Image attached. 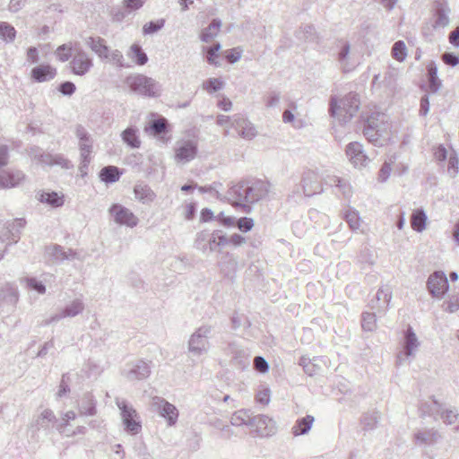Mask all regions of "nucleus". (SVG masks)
Returning <instances> with one entry per match:
<instances>
[{"instance_id":"1","label":"nucleus","mask_w":459,"mask_h":459,"mask_svg":"<svg viewBox=\"0 0 459 459\" xmlns=\"http://www.w3.org/2000/svg\"><path fill=\"white\" fill-rule=\"evenodd\" d=\"M359 105V95L350 92L340 100L337 97H332L329 111L331 116L341 123H347L357 114Z\"/></svg>"},{"instance_id":"2","label":"nucleus","mask_w":459,"mask_h":459,"mask_svg":"<svg viewBox=\"0 0 459 459\" xmlns=\"http://www.w3.org/2000/svg\"><path fill=\"white\" fill-rule=\"evenodd\" d=\"M390 126L385 114L377 113L368 119L364 129V135L373 144L382 146L389 139Z\"/></svg>"},{"instance_id":"3","label":"nucleus","mask_w":459,"mask_h":459,"mask_svg":"<svg viewBox=\"0 0 459 459\" xmlns=\"http://www.w3.org/2000/svg\"><path fill=\"white\" fill-rule=\"evenodd\" d=\"M126 84L132 91L149 98H156L161 94L160 82L142 74L128 75L126 78Z\"/></svg>"},{"instance_id":"4","label":"nucleus","mask_w":459,"mask_h":459,"mask_svg":"<svg viewBox=\"0 0 459 459\" xmlns=\"http://www.w3.org/2000/svg\"><path fill=\"white\" fill-rule=\"evenodd\" d=\"M212 327L210 325H203L198 327L189 337L187 350L195 357H200L209 352L211 343L209 338Z\"/></svg>"},{"instance_id":"5","label":"nucleus","mask_w":459,"mask_h":459,"mask_svg":"<svg viewBox=\"0 0 459 459\" xmlns=\"http://www.w3.org/2000/svg\"><path fill=\"white\" fill-rule=\"evenodd\" d=\"M116 404L121 411L120 414L125 429L132 435L138 434L142 430V424L135 409L128 404L126 401L119 398L116 399Z\"/></svg>"},{"instance_id":"6","label":"nucleus","mask_w":459,"mask_h":459,"mask_svg":"<svg viewBox=\"0 0 459 459\" xmlns=\"http://www.w3.org/2000/svg\"><path fill=\"white\" fill-rule=\"evenodd\" d=\"M420 346V342L412 328L409 326L404 334L403 350L397 354L396 364L398 366L409 364L415 357Z\"/></svg>"},{"instance_id":"7","label":"nucleus","mask_w":459,"mask_h":459,"mask_svg":"<svg viewBox=\"0 0 459 459\" xmlns=\"http://www.w3.org/2000/svg\"><path fill=\"white\" fill-rule=\"evenodd\" d=\"M336 60L340 69L343 73L353 71L359 64L356 52L351 48L348 41H341L338 45Z\"/></svg>"},{"instance_id":"8","label":"nucleus","mask_w":459,"mask_h":459,"mask_svg":"<svg viewBox=\"0 0 459 459\" xmlns=\"http://www.w3.org/2000/svg\"><path fill=\"white\" fill-rule=\"evenodd\" d=\"M108 214L112 221L120 226L134 228L139 222L137 216L130 209L120 204H113L108 208Z\"/></svg>"},{"instance_id":"9","label":"nucleus","mask_w":459,"mask_h":459,"mask_svg":"<svg viewBox=\"0 0 459 459\" xmlns=\"http://www.w3.org/2000/svg\"><path fill=\"white\" fill-rule=\"evenodd\" d=\"M30 156L33 160L41 166L51 167L56 165L63 169H69L72 167L70 161L66 160L63 155H52L50 153H46L38 147H33L30 149Z\"/></svg>"},{"instance_id":"10","label":"nucleus","mask_w":459,"mask_h":459,"mask_svg":"<svg viewBox=\"0 0 459 459\" xmlns=\"http://www.w3.org/2000/svg\"><path fill=\"white\" fill-rule=\"evenodd\" d=\"M151 405L160 417L167 420L169 426L172 427L176 425L179 413L175 405L159 396L152 398Z\"/></svg>"},{"instance_id":"11","label":"nucleus","mask_w":459,"mask_h":459,"mask_svg":"<svg viewBox=\"0 0 459 459\" xmlns=\"http://www.w3.org/2000/svg\"><path fill=\"white\" fill-rule=\"evenodd\" d=\"M228 197L233 206L240 207L245 212H250L247 182H239L231 186L228 191Z\"/></svg>"},{"instance_id":"12","label":"nucleus","mask_w":459,"mask_h":459,"mask_svg":"<svg viewBox=\"0 0 459 459\" xmlns=\"http://www.w3.org/2000/svg\"><path fill=\"white\" fill-rule=\"evenodd\" d=\"M24 226L22 219H17L12 222H4L0 225V242L5 243L6 247L17 243L20 239V229Z\"/></svg>"},{"instance_id":"13","label":"nucleus","mask_w":459,"mask_h":459,"mask_svg":"<svg viewBox=\"0 0 459 459\" xmlns=\"http://www.w3.org/2000/svg\"><path fill=\"white\" fill-rule=\"evenodd\" d=\"M250 428H252L259 437H271L277 431L275 420L264 414L253 416Z\"/></svg>"},{"instance_id":"14","label":"nucleus","mask_w":459,"mask_h":459,"mask_svg":"<svg viewBox=\"0 0 459 459\" xmlns=\"http://www.w3.org/2000/svg\"><path fill=\"white\" fill-rule=\"evenodd\" d=\"M427 287L434 298L442 299L449 287L445 273L437 271L430 274L427 281Z\"/></svg>"},{"instance_id":"15","label":"nucleus","mask_w":459,"mask_h":459,"mask_svg":"<svg viewBox=\"0 0 459 459\" xmlns=\"http://www.w3.org/2000/svg\"><path fill=\"white\" fill-rule=\"evenodd\" d=\"M85 305L82 299L79 298L74 299L65 307L60 309L57 313L54 314L48 319H47L45 325H50L65 317H74L82 314Z\"/></svg>"},{"instance_id":"16","label":"nucleus","mask_w":459,"mask_h":459,"mask_svg":"<svg viewBox=\"0 0 459 459\" xmlns=\"http://www.w3.org/2000/svg\"><path fill=\"white\" fill-rule=\"evenodd\" d=\"M150 374V363L142 359L127 364L126 368L124 369V376L129 381L143 380L147 378Z\"/></svg>"},{"instance_id":"17","label":"nucleus","mask_w":459,"mask_h":459,"mask_svg":"<svg viewBox=\"0 0 459 459\" xmlns=\"http://www.w3.org/2000/svg\"><path fill=\"white\" fill-rule=\"evenodd\" d=\"M70 65L74 74L82 76L91 69L93 61L84 50L76 48Z\"/></svg>"},{"instance_id":"18","label":"nucleus","mask_w":459,"mask_h":459,"mask_svg":"<svg viewBox=\"0 0 459 459\" xmlns=\"http://www.w3.org/2000/svg\"><path fill=\"white\" fill-rule=\"evenodd\" d=\"M56 421V417L54 411L49 408H43L32 417L29 428L33 431L47 430Z\"/></svg>"},{"instance_id":"19","label":"nucleus","mask_w":459,"mask_h":459,"mask_svg":"<svg viewBox=\"0 0 459 459\" xmlns=\"http://www.w3.org/2000/svg\"><path fill=\"white\" fill-rule=\"evenodd\" d=\"M301 186L306 196H311L322 192V182L319 176L312 169L304 171L301 179Z\"/></svg>"},{"instance_id":"20","label":"nucleus","mask_w":459,"mask_h":459,"mask_svg":"<svg viewBox=\"0 0 459 459\" xmlns=\"http://www.w3.org/2000/svg\"><path fill=\"white\" fill-rule=\"evenodd\" d=\"M175 152L176 161L185 164L195 158L197 145L193 141H180L177 143Z\"/></svg>"},{"instance_id":"21","label":"nucleus","mask_w":459,"mask_h":459,"mask_svg":"<svg viewBox=\"0 0 459 459\" xmlns=\"http://www.w3.org/2000/svg\"><path fill=\"white\" fill-rule=\"evenodd\" d=\"M232 126L238 131L240 137L247 140L253 139L257 134L254 125L241 115L233 116Z\"/></svg>"},{"instance_id":"22","label":"nucleus","mask_w":459,"mask_h":459,"mask_svg":"<svg viewBox=\"0 0 459 459\" xmlns=\"http://www.w3.org/2000/svg\"><path fill=\"white\" fill-rule=\"evenodd\" d=\"M391 299V288L389 286H383L377 290L376 298L370 301V307L377 313H385L388 308Z\"/></svg>"},{"instance_id":"23","label":"nucleus","mask_w":459,"mask_h":459,"mask_svg":"<svg viewBox=\"0 0 459 459\" xmlns=\"http://www.w3.org/2000/svg\"><path fill=\"white\" fill-rule=\"evenodd\" d=\"M249 203L254 204L266 197L270 192V184L263 180L248 183Z\"/></svg>"},{"instance_id":"24","label":"nucleus","mask_w":459,"mask_h":459,"mask_svg":"<svg viewBox=\"0 0 459 459\" xmlns=\"http://www.w3.org/2000/svg\"><path fill=\"white\" fill-rule=\"evenodd\" d=\"M346 154L355 167H365L368 162L362 145L358 142H353L347 145Z\"/></svg>"},{"instance_id":"25","label":"nucleus","mask_w":459,"mask_h":459,"mask_svg":"<svg viewBox=\"0 0 459 459\" xmlns=\"http://www.w3.org/2000/svg\"><path fill=\"white\" fill-rule=\"evenodd\" d=\"M46 255L52 263H59L65 260L74 259L76 253L71 249L65 251L61 246L53 245L46 248Z\"/></svg>"},{"instance_id":"26","label":"nucleus","mask_w":459,"mask_h":459,"mask_svg":"<svg viewBox=\"0 0 459 459\" xmlns=\"http://www.w3.org/2000/svg\"><path fill=\"white\" fill-rule=\"evenodd\" d=\"M227 352L232 356V360L240 368L249 365V354L247 350L238 346L236 343H230Z\"/></svg>"},{"instance_id":"27","label":"nucleus","mask_w":459,"mask_h":459,"mask_svg":"<svg viewBox=\"0 0 459 459\" xmlns=\"http://www.w3.org/2000/svg\"><path fill=\"white\" fill-rule=\"evenodd\" d=\"M218 265L225 276L231 277L238 270V261L233 254L226 252L221 256Z\"/></svg>"},{"instance_id":"28","label":"nucleus","mask_w":459,"mask_h":459,"mask_svg":"<svg viewBox=\"0 0 459 459\" xmlns=\"http://www.w3.org/2000/svg\"><path fill=\"white\" fill-rule=\"evenodd\" d=\"M24 178V174L20 170H8L0 174V187L9 188L18 186Z\"/></svg>"},{"instance_id":"29","label":"nucleus","mask_w":459,"mask_h":459,"mask_svg":"<svg viewBox=\"0 0 459 459\" xmlns=\"http://www.w3.org/2000/svg\"><path fill=\"white\" fill-rule=\"evenodd\" d=\"M79 413L82 416H94L97 413L96 400L91 393H85L78 404Z\"/></svg>"},{"instance_id":"30","label":"nucleus","mask_w":459,"mask_h":459,"mask_svg":"<svg viewBox=\"0 0 459 459\" xmlns=\"http://www.w3.org/2000/svg\"><path fill=\"white\" fill-rule=\"evenodd\" d=\"M85 44L89 47L100 58L108 57V47L105 44V40L100 37H89L85 39Z\"/></svg>"},{"instance_id":"31","label":"nucleus","mask_w":459,"mask_h":459,"mask_svg":"<svg viewBox=\"0 0 459 459\" xmlns=\"http://www.w3.org/2000/svg\"><path fill=\"white\" fill-rule=\"evenodd\" d=\"M440 435L434 429H423L415 432L414 439L417 445H432L436 443Z\"/></svg>"},{"instance_id":"32","label":"nucleus","mask_w":459,"mask_h":459,"mask_svg":"<svg viewBox=\"0 0 459 459\" xmlns=\"http://www.w3.org/2000/svg\"><path fill=\"white\" fill-rule=\"evenodd\" d=\"M134 194L135 199L143 204L152 203L156 197V194L145 184H136L134 187Z\"/></svg>"},{"instance_id":"33","label":"nucleus","mask_w":459,"mask_h":459,"mask_svg":"<svg viewBox=\"0 0 459 459\" xmlns=\"http://www.w3.org/2000/svg\"><path fill=\"white\" fill-rule=\"evenodd\" d=\"M314 421L315 418L311 415H307L306 417L298 419L291 428V433L295 437L307 434L311 429Z\"/></svg>"},{"instance_id":"34","label":"nucleus","mask_w":459,"mask_h":459,"mask_svg":"<svg viewBox=\"0 0 459 459\" xmlns=\"http://www.w3.org/2000/svg\"><path fill=\"white\" fill-rule=\"evenodd\" d=\"M56 75V69L50 65H39L32 69L31 76L37 82L51 80Z\"/></svg>"},{"instance_id":"35","label":"nucleus","mask_w":459,"mask_h":459,"mask_svg":"<svg viewBox=\"0 0 459 459\" xmlns=\"http://www.w3.org/2000/svg\"><path fill=\"white\" fill-rule=\"evenodd\" d=\"M252 419L253 415L249 410L241 409L232 414L230 423L237 427L243 425L251 427Z\"/></svg>"},{"instance_id":"36","label":"nucleus","mask_w":459,"mask_h":459,"mask_svg":"<svg viewBox=\"0 0 459 459\" xmlns=\"http://www.w3.org/2000/svg\"><path fill=\"white\" fill-rule=\"evenodd\" d=\"M39 201L46 203L52 207H61L65 203V195L62 193L57 192H42L39 197Z\"/></svg>"},{"instance_id":"37","label":"nucleus","mask_w":459,"mask_h":459,"mask_svg":"<svg viewBox=\"0 0 459 459\" xmlns=\"http://www.w3.org/2000/svg\"><path fill=\"white\" fill-rule=\"evenodd\" d=\"M126 55L134 64L138 65H143L148 62V56L146 53L138 44H133L127 51Z\"/></svg>"},{"instance_id":"38","label":"nucleus","mask_w":459,"mask_h":459,"mask_svg":"<svg viewBox=\"0 0 459 459\" xmlns=\"http://www.w3.org/2000/svg\"><path fill=\"white\" fill-rule=\"evenodd\" d=\"M137 133L138 130L136 128L127 127L121 134L123 142L133 149L140 148L141 140Z\"/></svg>"},{"instance_id":"39","label":"nucleus","mask_w":459,"mask_h":459,"mask_svg":"<svg viewBox=\"0 0 459 459\" xmlns=\"http://www.w3.org/2000/svg\"><path fill=\"white\" fill-rule=\"evenodd\" d=\"M43 276V281L38 280L35 277H26L23 281L26 283V287L28 289L36 291L39 295H43L46 293V286L44 284V281H47V278H51L52 275L46 273Z\"/></svg>"},{"instance_id":"40","label":"nucleus","mask_w":459,"mask_h":459,"mask_svg":"<svg viewBox=\"0 0 459 459\" xmlns=\"http://www.w3.org/2000/svg\"><path fill=\"white\" fill-rule=\"evenodd\" d=\"M76 413L73 410H69L65 412H62L60 415V421L56 426V429L62 435L66 437H70L68 434L67 427L70 425V422L76 419Z\"/></svg>"},{"instance_id":"41","label":"nucleus","mask_w":459,"mask_h":459,"mask_svg":"<svg viewBox=\"0 0 459 459\" xmlns=\"http://www.w3.org/2000/svg\"><path fill=\"white\" fill-rule=\"evenodd\" d=\"M221 26L220 20L214 19L210 25L201 33V40L206 43L211 42L219 33Z\"/></svg>"},{"instance_id":"42","label":"nucleus","mask_w":459,"mask_h":459,"mask_svg":"<svg viewBox=\"0 0 459 459\" xmlns=\"http://www.w3.org/2000/svg\"><path fill=\"white\" fill-rule=\"evenodd\" d=\"M120 174L117 167L107 166L100 170V178L105 183H115L119 180Z\"/></svg>"},{"instance_id":"43","label":"nucleus","mask_w":459,"mask_h":459,"mask_svg":"<svg viewBox=\"0 0 459 459\" xmlns=\"http://www.w3.org/2000/svg\"><path fill=\"white\" fill-rule=\"evenodd\" d=\"M449 13H450V9L446 5L440 4L439 6H437L434 27L435 28L446 27L450 22Z\"/></svg>"},{"instance_id":"44","label":"nucleus","mask_w":459,"mask_h":459,"mask_svg":"<svg viewBox=\"0 0 459 459\" xmlns=\"http://www.w3.org/2000/svg\"><path fill=\"white\" fill-rule=\"evenodd\" d=\"M427 216L423 210L418 209L414 211L411 217V228L418 232L424 230L426 227Z\"/></svg>"},{"instance_id":"45","label":"nucleus","mask_w":459,"mask_h":459,"mask_svg":"<svg viewBox=\"0 0 459 459\" xmlns=\"http://www.w3.org/2000/svg\"><path fill=\"white\" fill-rule=\"evenodd\" d=\"M429 86L432 92H437L441 87V81L437 77V69L435 64L428 66Z\"/></svg>"},{"instance_id":"46","label":"nucleus","mask_w":459,"mask_h":459,"mask_svg":"<svg viewBox=\"0 0 459 459\" xmlns=\"http://www.w3.org/2000/svg\"><path fill=\"white\" fill-rule=\"evenodd\" d=\"M16 30L13 26L5 22H0V39L6 42L11 43L14 40Z\"/></svg>"},{"instance_id":"47","label":"nucleus","mask_w":459,"mask_h":459,"mask_svg":"<svg viewBox=\"0 0 459 459\" xmlns=\"http://www.w3.org/2000/svg\"><path fill=\"white\" fill-rule=\"evenodd\" d=\"M344 220L352 230H358L361 225V219L357 211L349 208L343 215Z\"/></svg>"},{"instance_id":"48","label":"nucleus","mask_w":459,"mask_h":459,"mask_svg":"<svg viewBox=\"0 0 459 459\" xmlns=\"http://www.w3.org/2000/svg\"><path fill=\"white\" fill-rule=\"evenodd\" d=\"M79 148L81 151V166L80 170H82L83 167H87L91 161L90 154L92 151L91 141L89 142H79Z\"/></svg>"},{"instance_id":"49","label":"nucleus","mask_w":459,"mask_h":459,"mask_svg":"<svg viewBox=\"0 0 459 459\" xmlns=\"http://www.w3.org/2000/svg\"><path fill=\"white\" fill-rule=\"evenodd\" d=\"M395 155H392L387 160H385L378 173V181L385 182L389 178L392 171V166L395 162Z\"/></svg>"},{"instance_id":"50","label":"nucleus","mask_w":459,"mask_h":459,"mask_svg":"<svg viewBox=\"0 0 459 459\" xmlns=\"http://www.w3.org/2000/svg\"><path fill=\"white\" fill-rule=\"evenodd\" d=\"M224 85V82L220 78H209L203 82L202 88L208 93L212 94L221 91Z\"/></svg>"},{"instance_id":"51","label":"nucleus","mask_w":459,"mask_h":459,"mask_svg":"<svg viewBox=\"0 0 459 459\" xmlns=\"http://www.w3.org/2000/svg\"><path fill=\"white\" fill-rule=\"evenodd\" d=\"M392 56L399 62L405 60L407 56V48L403 40H398L394 44L392 48Z\"/></svg>"},{"instance_id":"52","label":"nucleus","mask_w":459,"mask_h":459,"mask_svg":"<svg viewBox=\"0 0 459 459\" xmlns=\"http://www.w3.org/2000/svg\"><path fill=\"white\" fill-rule=\"evenodd\" d=\"M106 59L119 68L130 66L125 63L124 56L118 49L108 50V57Z\"/></svg>"},{"instance_id":"53","label":"nucleus","mask_w":459,"mask_h":459,"mask_svg":"<svg viewBox=\"0 0 459 459\" xmlns=\"http://www.w3.org/2000/svg\"><path fill=\"white\" fill-rule=\"evenodd\" d=\"M437 412L440 415V418L447 425L455 424L458 418V413L454 409H438Z\"/></svg>"},{"instance_id":"54","label":"nucleus","mask_w":459,"mask_h":459,"mask_svg":"<svg viewBox=\"0 0 459 459\" xmlns=\"http://www.w3.org/2000/svg\"><path fill=\"white\" fill-rule=\"evenodd\" d=\"M361 326L365 331L372 332L377 327L375 313L365 312L362 315Z\"/></svg>"},{"instance_id":"55","label":"nucleus","mask_w":459,"mask_h":459,"mask_svg":"<svg viewBox=\"0 0 459 459\" xmlns=\"http://www.w3.org/2000/svg\"><path fill=\"white\" fill-rule=\"evenodd\" d=\"M167 126L168 123L165 118L155 119L151 122L150 130L154 135H159L166 132Z\"/></svg>"},{"instance_id":"56","label":"nucleus","mask_w":459,"mask_h":459,"mask_svg":"<svg viewBox=\"0 0 459 459\" xmlns=\"http://www.w3.org/2000/svg\"><path fill=\"white\" fill-rule=\"evenodd\" d=\"M459 170V160L456 153L452 151L448 156L447 171L451 177H455Z\"/></svg>"},{"instance_id":"57","label":"nucleus","mask_w":459,"mask_h":459,"mask_svg":"<svg viewBox=\"0 0 459 459\" xmlns=\"http://www.w3.org/2000/svg\"><path fill=\"white\" fill-rule=\"evenodd\" d=\"M72 49L71 44H63L57 48L56 55L61 62H66L72 56Z\"/></svg>"},{"instance_id":"58","label":"nucleus","mask_w":459,"mask_h":459,"mask_svg":"<svg viewBox=\"0 0 459 459\" xmlns=\"http://www.w3.org/2000/svg\"><path fill=\"white\" fill-rule=\"evenodd\" d=\"M444 310L454 313L459 310V295H452L449 299L445 301L442 305Z\"/></svg>"},{"instance_id":"59","label":"nucleus","mask_w":459,"mask_h":459,"mask_svg":"<svg viewBox=\"0 0 459 459\" xmlns=\"http://www.w3.org/2000/svg\"><path fill=\"white\" fill-rule=\"evenodd\" d=\"M332 179L337 182L336 187L344 197L349 198L351 195V186L345 179L340 178H333Z\"/></svg>"},{"instance_id":"60","label":"nucleus","mask_w":459,"mask_h":459,"mask_svg":"<svg viewBox=\"0 0 459 459\" xmlns=\"http://www.w3.org/2000/svg\"><path fill=\"white\" fill-rule=\"evenodd\" d=\"M221 46L220 43H216L213 46L207 48V62L216 66L220 65V63L216 60L217 52L221 49Z\"/></svg>"},{"instance_id":"61","label":"nucleus","mask_w":459,"mask_h":459,"mask_svg":"<svg viewBox=\"0 0 459 459\" xmlns=\"http://www.w3.org/2000/svg\"><path fill=\"white\" fill-rule=\"evenodd\" d=\"M281 100V94L276 91H270L264 97V105L268 108L278 106Z\"/></svg>"},{"instance_id":"62","label":"nucleus","mask_w":459,"mask_h":459,"mask_svg":"<svg viewBox=\"0 0 459 459\" xmlns=\"http://www.w3.org/2000/svg\"><path fill=\"white\" fill-rule=\"evenodd\" d=\"M164 25V21L160 20L156 22H150L143 25V31L144 34H152L160 30Z\"/></svg>"},{"instance_id":"63","label":"nucleus","mask_w":459,"mask_h":459,"mask_svg":"<svg viewBox=\"0 0 459 459\" xmlns=\"http://www.w3.org/2000/svg\"><path fill=\"white\" fill-rule=\"evenodd\" d=\"M316 29L312 25H305L299 31V38L305 40H313L315 38Z\"/></svg>"},{"instance_id":"64","label":"nucleus","mask_w":459,"mask_h":459,"mask_svg":"<svg viewBox=\"0 0 459 459\" xmlns=\"http://www.w3.org/2000/svg\"><path fill=\"white\" fill-rule=\"evenodd\" d=\"M242 52L240 48H234L226 51L225 56L230 64H235L241 58Z\"/></svg>"}]
</instances>
